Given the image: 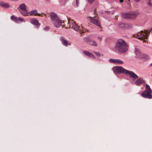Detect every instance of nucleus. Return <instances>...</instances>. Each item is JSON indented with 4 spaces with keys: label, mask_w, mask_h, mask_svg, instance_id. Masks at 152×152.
<instances>
[{
    "label": "nucleus",
    "mask_w": 152,
    "mask_h": 152,
    "mask_svg": "<svg viewBox=\"0 0 152 152\" xmlns=\"http://www.w3.org/2000/svg\"><path fill=\"white\" fill-rule=\"evenodd\" d=\"M115 73H124L128 75L130 78H132L134 80L138 78V76L134 72L129 71L121 66H115L112 69Z\"/></svg>",
    "instance_id": "1"
},
{
    "label": "nucleus",
    "mask_w": 152,
    "mask_h": 152,
    "mask_svg": "<svg viewBox=\"0 0 152 152\" xmlns=\"http://www.w3.org/2000/svg\"><path fill=\"white\" fill-rule=\"evenodd\" d=\"M129 46L125 41L122 39H119L116 42L115 50L116 52L123 53L126 52L128 49Z\"/></svg>",
    "instance_id": "2"
},
{
    "label": "nucleus",
    "mask_w": 152,
    "mask_h": 152,
    "mask_svg": "<svg viewBox=\"0 0 152 152\" xmlns=\"http://www.w3.org/2000/svg\"><path fill=\"white\" fill-rule=\"evenodd\" d=\"M52 23L56 28H59L62 24V22L57 15L54 12H51L50 15Z\"/></svg>",
    "instance_id": "3"
},
{
    "label": "nucleus",
    "mask_w": 152,
    "mask_h": 152,
    "mask_svg": "<svg viewBox=\"0 0 152 152\" xmlns=\"http://www.w3.org/2000/svg\"><path fill=\"white\" fill-rule=\"evenodd\" d=\"M152 91L150 86L148 84L146 85L145 90L142 93V96L146 98L152 99Z\"/></svg>",
    "instance_id": "4"
},
{
    "label": "nucleus",
    "mask_w": 152,
    "mask_h": 152,
    "mask_svg": "<svg viewBox=\"0 0 152 152\" xmlns=\"http://www.w3.org/2000/svg\"><path fill=\"white\" fill-rule=\"evenodd\" d=\"M137 12L130 11L121 14L122 18L125 19H134L138 15Z\"/></svg>",
    "instance_id": "5"
},
{
    "label": "nucleus",
    "mask_w": 152,
    "mask_h": 152,
    "mask_svg": "<svg viewBox=\"0 0 152 152\" xmlns=\"http://www.w3.org/2000/svg\"><path fill=\"white\" fill-rule=\"evenodd\" d=\"M67 20L68 21L67 27L70 24V25L69 26V28H71V26L72 28L75 31H78L79 30H83L84 29V28L83 26L80 27V26H78L75 22L73 21L72 20L70 21L68 18H67Z\"/></svg>",
    "instance_id": "6"
},
{
    "label": "nucleus",
    "mask_w": 152,
    "mask_h": 152,
    "mask_svg": "<svg viewBox=\"0 0 152 152\" xmlns=\"http://www.w3.org/2000/svg\"><path fill=\"white\" fill-rule=\"evenodd\" d=\"M135 53L136 57L138 59H142L144 60H146L148 58V56L142 53L140 51L136 48H135Z\"/></svg>",
    "instance_id": "7"
},
{
    "label": "nucleus",
    "mask_w": 152,
    "mask_h": 152,
    "mask_svg": "<svg viewBox=\"0 0 152 152\" xmlns=\"http://www.w3.org/2000/svg\"><path fill=\"white\" fill-rule=\"evenodd\" d=\"M118 26L122 29H128L130 28V25L127 23H124L122 22L120 23Z\"/></svg>",
    "instance_id": "8"
},
{
    "label": "nucleus",
    "mask_w": 152,
    "mask_h": 152,
    "mask_svg": "<svg viewBox=\"0 0 152 152\" xmlns=\"http://www.w3.org/2000/svg\"><path fill=\"white\" fill-rule=\"evenodd\" d=\"M136 79L137 80L135 81L134 83L137 86H139L145 82V80L141 77L139 78L138 77Z\"/></svg>",
    "instance_id": "9"
},
{
    "label": "nucleus",
    "mask_w": 152,
    "mask_h": 152,
    "mask_svg": "<svg viewBox=\"0 0 152 152\" xmlns=\"http://www.w3.org/2000/svg\"><path fill=\"white\" fill-rule=\"evenodd\" d=\"M89 19L91 22L96 24L98 26H100V23H99L97 20L94 19L93 17H90Z\"/></svg>",
    "instance_id": "10"
},
{
    "label": "nucleus",
    "mask_w": 152,
    "mask_h": 152,
    "mask_svg": "<svg viewBox=\"0 0 152 152\" xmlns=\"http://www.w3.org/2000/svg\"><path fill=\"white\" fill-rule=\"evenodd\" d=\"M83 53L85 55L91 58L94 59L96 58L95 56L92 53H90L88 51L85 50L83 52Z\"/></svg>",
    "instance_id": "11"
},
{
    "label": "nucleus",
    "mask_w": 152,
    "mask_h": 152,
    "mask_svg": "<svg viewBox=\"0 0 152 152\" xmlns=\"http://www.w3.org/2000/svg\"><path fill=\"white\" fill-rule=\"evenodd\" d=\"M30 22L32 24L36 26H39L40 24L39 23L38 20L35 19H32L30 20Z\"/></svg>",
    "instance_id": "12"
},
{
    "label": "nucleus",
    "mask_w": 152,
    "mask_h": 152,
    "mask_svg": "<svg viewBox=\"0 0 152 152\" xmlns=\"http://www.w3.org/2000/svg\"><path fill=\"white\" fill-rule=\"evenodd\" d=\"M0 6L6 8H9L10 7V6L8 3H4L2 1L0 2Z\"/></svg>",
    "instance_id": "13"
},
{
    "label": "nucleus",
    "mask_w": 152,
    "mask_h": 152,
    "mask_svg": "<svg viewBox=\"0 0 152 152\" xmlns=\"http://www.w3.org/2000/svg\"><path fill=\"white\" fill-rule=\"evenodd\" d=\"M19 8L22 11H26V6L25 4L22 3L20 4L19 6Z\"/></svg>",
    "instance_id": "14"
},
{
    "label": "nucleus",
    "mask_w": 152,
    "mask_h": 152,
    "mask_svg": "<svg viewBox=\"0 0 152 152\" xmlns=\"http://www.w3.org/2000/svg\"><path fill=\"white\" fill-rule=\"evenodd\" d=\"M30 15H36L37 14V10H32L29 12Z\"/></svg>",
    "instance_id": "15"
},
{
    "label": "nucleus",
    "mask_w": 152,
    "mask_h": 152,
    "mask_svg": "<svg viewBox=\"0 0 152 152\" xmlns=\"http://www.w3.org/2000/svg\"><path fill=\"white\" fill-rule=\"evenodd\" d=\"M60 40L63 45L66 46V41L64 39L63 37L61 36L60 37Z\"/></svg>",
    "instance_id": "16"
},
{
    "label": "nucleus",
    "mask_w": 152,
    "mask_h": 152,
    "mask_svg": "<svg viewBox=\"0 0 152 152\" xmlns=\"http://www.w3.org/2000/svg\"><path fill=\"white\" fill-rule=\"evenodd\" d=\"M83 40L85 42L88 44L89 43L91 42V39H90L89 37H83Z\"/></svg>",
    "instance_id": "17"
},
{
    "label": "nucleus",
    "mask_w": 152,
    "mask_h": 152,
    "mask_svg": "<svg viewBox=\"0 0 152 152\" xmlns=\"http://www.w3.org/2000/svg\"><path fill=\"white\" fill-rule=\"evenodd\" d=\"M88 44L90 45H91L94 46H97V44L96 42L94 41L91 40V42H90Z\"/></svg>",
    "instance_id": "18"
},
{
    "label": "nucleus",
    "mask_w": 152,
    "mask_h": 152,
    "mask_svg": "<svg viewBox=\"0 0 152 152\" xmlns=\"http://www.w3.org/2000/svg\"><path fill=\"white\" fill-rule=\"evenodd\" d=\"M123 63V61L119 59H116L115 64H121Z\"/></svg>",
    "instance_id": "19"
},
{
    "label": "nucleus",
    "mask_w": 152,
    "mask_h": 152,
    "mask_svg": "<svg viewBox=\"0 0 152 152\" xmlns=\"http://www.w3.org/2000/svg\"><path fill=\"white\" fill-rule=\"evenodd\" d=\"M20 12L22 15L24 16H27L29 14V12H27V10L26 11L21 10Z\"/></svg>",
    "instance_id": "20"
},
{
    "label": "nucleus",
    "mask_w": 152,
    "mask_h": 152,
    "mask_svg": "<svg viewBox=\"0 0 152 152\" xmlns=\"http://www.w3.org/2000/svg\"><path fill=\"white\" fill-rule=\"evenodd\" d=\"M11 19L12 20L15 22H18V18H17L15 17L14 16H11Z\"/></svg>",
    "instance_id": "21"
},
{
    "label": "nucleus",
    "mask_w": 152,
    "mask_h": 152,
    "mask_svg": "<svg viewBox=\"0 0 152 152\" xmlns=\"http://www.w3.org/2000/svg\"><path fill=\"white\" fill-rule=\"evenodd\" d=\"M94 53L95 54L96 56L99 57H101L102 56V55H101L99 52H94Z\"/></svg>",
    "instance_id": "22"
},
{
    "label": "nucleus",
    "mask_w": 152,
    "mask_h": 152,
    "mask_svg": "<svg viewBox=\"0 0 152 152\" xmlns=\"http://www.w3.org/2000/svg\"><path fill=\"white\" fill-rule=\"evenodd\" d=\"M116 59H110L109 60V62L112 63H114L115 64V61H116Z\"/></svg>",
    "instance_id": "23"
},
{
    "label": "nucleus",
    "mask_w": 152,
    "mask_h": 152,
    "mask_svg": "<svg viewBox=\"0 0 152 152\" xmlns=\"http://www.w3.org/2000/svg\"><path fill=\"white\" fill-rule=\"evenodd\" d=\"M148 5H149L150 7H152V4L150 0H148V2L147 3Z\"/></svg>",
    "instance_id": "24"
},
{
    "label": "nucleus",
    "mask_w": 152,
    "mask_h": 152,
    "mask_svg": "<svg viewBox=\"0 0 152 152\" xmlns=\"http://www.w3.org/2000/svg\"><path fill=\"white\" fill-rule=\"evenodd\" d=\"M94 0H87V1L88 2V3L91 4H92L93 3Z\"/></svg>",
    "instance_id": "25"
},
{
    "label": "nucleus",
    "mask_w": 152,
    "mask_h": 152,
    "mask_svg": "<svg viewBox=\"0 0 152 152\" xmlns=\"http://www.w3.org/2000/svg\"><path fill=\"white\" fill-rule=\"evenodd\" d=\"M49 27L48 26H47L44 28V30L45 31H48L49 29Z\"/></svg>",
    "instance_id": "26"
},
{
    "label": "nucleus",
    "mask_w": 152,
    "mask_h": 152,
    "mask_svg": "<svg viewBox=\"0 0 152 152\" xmlns=\"http://www.w3.org/2000/svg\"><path fill=\"white\" fill-rule=\"evenodd\" d=\"M18 20H20L21 21H23L24 20V19L22 18L21 17H19L18 18Z\"/></svg>",
    "instance_id": "27"
},
{
    "label": "nucleus",
    "mask_w": 152,
    "mask_h": 152,
    "mask_svg": "<svg viewBox=\"0 0 152 152\" xmlns=\"http://www.w3.org/2000/svg\"><path fill=\"white\" fill-rule=\"evenodd\" d=\"M102 37H97V39L99 41H101L102 39Z\"/></svg>",
    "instance_id": "28"
},
{
    "label": "nucleus",
    "mask_w": 152,
    "mask_h": 152,
    "mask_svg": "<svg viewBox=\"0 0 152 152\" xmlns=\"http://www.w3.org/2000/svg\"><path fill=\"white\" fill-rule=\"evenodd\" d=\"M76 0V5H77V6H78L79 0Z\"/></svg>",
    "instance_id": "29"
},
{
    "label": "nucleus",
    "mask_w": 152,
    "mask_h": 152,
    "mask_svg": "<svg viewBox=\"0 0 152 152\" xmlns=\"http://www.w3.org/2000/svg\"><path fill=\"white\" fill-rule=\"evenodd\" d=\"M119 1L121 3H122L123 1V0H120Z\"/></svg>",
    "instance_id": "30"
},
{
    "label": "nucleus",
    "mask_w": 152,
    "mask_h": 152,
    "mask_svg": "<svg viewBox=\"0 0 152 152\" xmlns=\"http://www.w3.org/2000/svg\"><path fill=\"white\" fill-rule=\"evenodd\" d=\"M37 15L38 16H40V15H40V14L38 13H37Z\"/></svg>",
    "instance_id": "31"
},
{
    "label": "nucleus",
    "mask_w": 152,
    "mask_h": 152,
    "mask_svg": "<svg viewBox=\"0 0 152 152\" xmlns=\"http://www.w3.org/2000/svg\"><path fill=\"white\" fill-rule=\"evenodd\" d=\"M140 0H135V1L136 2H138Z\"/></svg>",
    "instance_id": "32"
},
{
    "label": "nucleus",
    "mask_w": 152,
    "mask_h": 152,
    "mask_svg": "<svg viewBox=\"0 0 152 152\" xmlns=\"http://www.w3.org/2000/svg\"><path fill=\"white\" fill-rule=\"evenodd\" d=\"M69 44V45H71V43H69V44H68V42H67V45Z\"/></svg>",
    "instance_id": "33"
},
{
    "label": "nucleus",
    "mask_w": 152,
    "mask_h": 152,
    "mask_svg": "<svg viewBox=\"0 0 152 152\" xmlns=\"http://www.w3.org/2000/svg\"><path fill=\"white\" fill-rule=\"evenodd\" d=\"M150 65H151V66H152V63Z\"/></svg>",
    "instance_id": "34"
},
{
    "label": "nucleus",
    "mask_w": 152,
    "mask_h": 152,
    "mask_svg": "<svg viewBox=\"0 0 152 152\" xmlns=\"http://www.w3.org/2000/svg\"><path fill=\"white\" fill-rule=\"evenodd\" d=\"M128 1H130V0H128Z\"/></svg>",
    "instance_id": "35"
},
{
    "label": "nucleus",
    "mask_w": 152,
    "mask_h": 152,
    "mask_svg": "<svg viewBox=\"0 0 152 152\" xmlns=\"http://www.w3.org/2000/svg\"><path fill=\"white\" fill-rule=\"evenodd\" d=\"M151 76H152V74L151 75Z\"/></svg>",
    "instance_id": "36"
}]
</instances>
